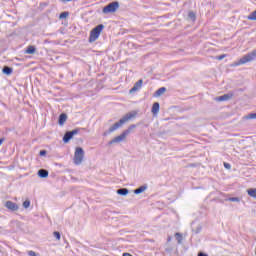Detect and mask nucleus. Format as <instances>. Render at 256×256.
Instances as JSON below:
<instances>
[{
  "mask_svg": "<svg viewBox=\"0 0 256 256\" xmlns=\"http://www.w3.org/2000/svg\"><path fill=\"white\" fill-rule=\"evenodd\" d=\"M144 191H147V184H144V185L140 186L139 188L135 189L134 194L141 195V193H143Z\"/></svg>",
  "mask_w": 256,
  "mask_h": 256,
  "instance_id": "obj_11",
  "label": "nucleus"
},
{
  "mask_svg": "<svg viewBox=\"0 0 256 256\" xmlns=\"http://www.w3.org/2000/svg\"><path fill=\"white\" fill-rule=\"evenodd\" d=\"M4 207L12 212L19 211V205L11 200L6 201Z\"/></svg>",
  "mask_w": 256,
  "mask_h": 256,
  "instance_id": "obj_7",
  "label": "nucleus"
},
{
  "mask_svg": "<svg viewBox=\"0 0 256 256\" xmlns=\"http://www.w3.org/2000/svg\"><path fill=\"white\" fill-rule=\"evenodd\" d=\"M83 159H85V150L81 147H76L73 159L74 165H81V163H83Z\"/></svg>",
  "mask_w": 256,
  "mask_h": 256,
  "instance_id": "obj_3",
  "label": "nucleus"
},
{
  "mask_svg": "<svg viewBox=\"0 0 256 256\" xmlns=\"http://www.w3.org/2000/svg\"><path fill=\"white\" fill-rule=\"evenodd\" d=\"M23 207H24V209H29V207H31V201L25 200L23 202Z\"/></svg>",
  "mask_w": 256,
  "mask_h": 256,
  "instance_id": "obj_23",
  "label": "nucleus"
},
{
  "mask_svg": "<svg viewBox=\"0 0 256 256\" xmlns=\"http://www.w3.org/2000/svg\"><path fill=\"white\" fill-rule=\"evenodd\" d=\"M67 17H69V12L68 11L62 12L59 15V19H67Z\"/></svg>",
  "mask_w": 256,
  "mask_h": 256,
  "instance_id": "obj_22",
  "label": "nucleus"
},
{
  "mask_svg": "<svg viewBox=\"0 0 256 256\" xmlns=\"http://www.w3.org/2000/svg\"><path fill=\"white\" fill-rule=\"evenodd\" d=\"M131 129H135V125H130L129 130L131 131Z\"/></svg>",
  "mask_w": 256,
  "mask_h": 256,
  "instance_id": "obj_34",
  "label": "nucleus"
},
{
  "mask_svg": "<svg viewBox=\"0 0 256 256\" xmlns=\"http://www.w3.org/2000/svg\"><path fill=\"white\" fill-rule=\"evenodd\" d=\"M79 131H81V128H76L72 131H66L64 136H63V142L64 143H69V141H71L72 138L75 137V135L79 134Z\"/></svg>",
  "mask_w": 256,
  "mask_h": 256,
  "instance_id": "obj_6",
  "label": "nucleus"
},
{
  "mask_svg": "<svg viewBox=\"0 0 256 256\" xmlns=\"http://www.w3.org/2000/svg\"><path fill=\"white\" fill-rule=\"evenodd\" d=\"M37 174L40 179H47L49 177V171L47 169H40Z\"/></svg>",
  "mask_w": 256,
  "mask_h": 256,
  "instance_id": "obj_10",
  "label": "nucleus"
},
{
  "mask_svg": "<svg viewBox=\"0 0 256 256\" xmlns=\"http://www.w3.org/2000/svg\"><path fill=\"white\" fill-rule=\"evenodd\" d=\"M226 201H231L232 203H239V201H241V199L239 197H230V198L226 199Z\"/></svg>",
  "mask_w": 256,
  "mask_h": 256,
  "instance_id": "obj_21",
  "label": "nucleus"
},
{
  "mask_svg": "<svg viewBox=\"0 0 256 256\" xmlns=\"http://www.w3.org/2000/svg\"><path fill=\"white\" fill-rule=\"evenodd\" d=\"M249 197L256 199V188H250L247 190Z\"/></svg>",
  "mask_w": 256,
  "mask_h": 256,
  "instance_id": "obj_18",
  "label": "nucleus"
},
{
  "mask_svg": "<svg viewBox=\"0 0 256 256\" xmlns=\"http://www.w3.org/2000/svg\"><path fill=\"white\" fill-rule=\"evenodd\" d=\"M127 135H129V129H126L122 134L110 140L108 145H114V143H123V141L127 139Z\"/></svg>",
  "mask_w": 256,
  "mask_h": 256,
  "instance_id": "obj_5",
  "label": "nucleus"
},
{
  "mask_svg": "<svg viewBox=\"0 0 256 256\" xmlns=\"http://www.w3.org/2000/svg\"><path fill=\"white\" fill-rule=\"evenodd\" d=\"M176 237V241H178V244L181 245L183 243V236L181 235V233L177 232L175 234Z\"/></svg>",
  "mask_w": 256,
  "mask_h": 256,
  "instance_id": "obj_19",
  "label": "nucleus"
},
{
  "mask_svg": "<svg viewBox=\"0 0 256 256\" xmlns=\"http://www.w3.org/2000/svg\"><path fill=\"white\" fill-rule=\"evenodd\" d=\"M40 157H45L47 155V150H41L39 152Z\"/></svg>",
  "mask_w": 256,
  "mask_h": 256,
  "instance_id": "obj_27",
  "label": "nucleus"
},
{
  "mask_svg": "<svg viewBox=\"0 0 256 256\" xmlns=\"http://www.w3.org/2000/svg\"><path fill=\"white\" fill-rule=\"evenodd\" d=\"M188 17H189V19H191V21H195V12H193V11H190L189 13H188Z\"/></svg>",
  "mask_w": 256,
  "mask_h": 256,
  "instance_id": "obj_24",
  "label": "nucleus"
},
{
  "mask_svg": "<svg viewBox=\"0 0 256 256\" xmlns=\"http://www.w3.org/2000/svg\"><path fill=\"white\" fill-rule=\"evenodd\" d=\"M143 87V79L138 80L134 86L129 90L130 94L137 93V91H141Z\"/></svg>",
  "mask_w": 256,
  "mask_h": 256,
  "instance_id": "obj_8",
  "label": "nucleus"
},
{
  "mask_svg": "<svg viewBox=\"0 0 256 256\" xmlns=\"http://www.w3.org/2000/svg\"><path fill=\"white\" fill-rule=\"evenodd\" d=\"M225 169H231V164L224 162Z\"/></svg>",
  "mask_w": 256,
  "mask_h": 256,
  "instance_id": "obj_29",
  "label": "nucleus"
},
{
  "mask_svg": "<svg viewBox=\"0 0 256 256\" xmlns=\"http://www.w3.org/2000/svg\"><path fill=\"white\" fill-rule=\"evenodd\" d=\"M53 235H54V237H55L58 241L61 240V233L55 231V232L53 233Z\"/></svg>",
  "mask_w": 256,
  "mask_h": 256,
  "instance_id": "obj_25",
  "label": "nucleus"
},
{
  "mask_svg": "<svg viewBox=\"0 0 256 256\" xmlns=\"http://www.w3.org/2000/svg\"><path fill=\"white\" fill-rule=\"evenodd\" d=\"M28 255L29 256H37V253H35V251H33V250H30V251H28Z\"/></svg>",
  "mask_w": 256,
  "mask_h": 256,
  "instance_id": "obj_28",
  "label": "nucleus"
},
{
  "mask_svg": "<svg viewBox=\"0 0 256 256\" xmlns=\"http://www.w3.org/2000/svg\"><path fill=\"white\" fill-rule=\"evenodd\" d=\"M4 142H5V138H1L0 139V145H3Z\"/></svg>",
  "mask_w": 256,
  "mask_h": 256,
  "instance_id": "obj_33",
  "label": "nucleus"
},
{
  "mask_svg": "<svg viewBox=\"0 0 256 256\" xmlns=\"http://www.w3.org/2000/svg\"><path fill=\"white\" fill-rule=\"evenodd\" d=\"M36 51H37V48H35V46L33 45L28 46L26 49L27 55H33L35 54Z\"/></svg>",
  "mask_w": 256,
  "mask_h": 256,
  "instance_id": "obj_14",
  "label": "nucleus"
},
{
  "mask_svg": "<svg viewBox=\"0 0 256 256\" xmlns=\"http://www.w3.org/2000/svg\"><path fill=\"white\" fill-rule=\"evenodd\" d=\"M118 9L119 3L117 1H113L103 8L102 13H104V15H107L109 13H115V11H117Z\"/></svg>",
  "mask_w": 256,
  "mask_h": 256,
  "instance_id": "obj_4",
  "label": "nucleus"
},
{
  "mask_svg": "<svg viewBox=\"0 0 256 256\" xmlns=\"http://www.w3.org/2000/svg\"><path fill=\"white\" fill-rule=\"evenodd\" d=\"M165 91H167V88H165V87L159 88L158 90L155 91L154 97H161V95H163V93H165Z\"/></svg>",
  "mask_w": 256,
  "mask_h": 256,
  "instance_id": "obj_13",
  "label": "nucleus"
},
{
  "mask_svg": "<svg viewBox=\"0 0 256 256\" xmlns=\"http://www.w3.org/2000/svg\"><path fill=\"white\" fill-rule=\"evenodd\" d=\"M198 256H209V255H207V254H205V253H203V252H199V253H198Z\"/></svg>",
  "mask_w": 256,
  "mask_h": 256,
  "instance_id": "obj_32",
  "label": "nucleus"
},
{
  "mask_svg": "<svg viewBox=\"0 0 256 256\" xmlns=\"http://www.w3.org/2000/svg\"><path fill=\"white\" fill-rule=\"evenodd\" d=\"M225 57V55H220L217 57L218 61H223V58Z\"/></svg>",
  "mask_w": 256,
  "mask_h": 256,
  "instance_id": "obj_31",
  "label": "nucleus"
},
{
  "mask_svg": "<svg viewBox=\"0 0 256 256\" xmlns=\"http://www.w3.org/2000/svg\"><path fill=\"white\" fill-rule=\"evenodd\" d=\"M105 29V26L103 24H99L96 27H94L89 36V43H95L99 39V35H101V31Z\"/></svg>",
  "mask_w": 256,
  "mask_h": 256,
  "instance_id": "obj_2",
  "label": "nucleus"
},
{
  "mask_svg": "<svg viewBox=\"0 0 256 256\" xmlns=\"http://www.w3.org/2000/svg\"><path fill=\"white\" fill-rule=\"evenodd\" d=\"M229 99H233V93L231 92L217 97L215 101L223 102V101H229Z\"/></svg>",
  "mask_w": 256,
  "mask_h": 256,
  "instance_id": "obj_9",
  "label": "nucleus"
},
{
  "mask_svg": "<svg viewBox=\"0 0 256 256\" xmlns=\"http://www.w3.org/2000/svg\"><path fill=\"white\" fill-rule=\"evenodd\" d=\"M129 122V113H126L123 118H121L118 122L114 123L106 132H104V137L107 135H111V133L117 131V129H121L125 123Z\"/></svg>",
  "mask_w": 256,
  "mask_h": 256,
  "instance_id": "obj_1",
  "label": "nucleus"
},
{
  "mask_svg": "<svg viewBox=\"0 0 256 256\" xmlns=\"http://www.w3.org/2000/svg\"><path fill=\"white\" fill-rule=\"evenodd\" d=\"M2 72L4 73V75H11V73H13V68L9 66H4Z\"/></svg>",
  "mask_w": 256,
  "mask_h": 256,
  "instance_id": "obj_16",
  "label": "nucleus"
},
{
  "mask_svg": "<svg viewBox=\"0 0 256 256\" xmlns=\"http://www.w3.org/2000/svg\"><path fill=\"white\" fill-rule=\"evenodd\" d=\"M159 108H160V105H159V102H155L152 106V109H151V112L154 114V115H157V113H159Z\"/></svg>",
  "mask_w": 256,
  "mask_h": 256,
  "instance_id": "obj_15",
  "label": "nucleus"
},
{
  "mask_svg": "<svg viewBox=\"0 0 256 256\" xmlns=\"http://www.w3.org/2000/svg\"><path fill=\"white\" fill-rule=\"evenodd\" d=\"M65 121H67V114L65 113L60 114L58 118L59 125H65Z\"/></svg>",
  "mask_w": 256,
  "mask_h": 256,
  "instance_id": "obj_12",
  "label": "nucleus"
},
{
  "mask_svg": "<svg viewBox=\"0 0 256 256\" xmlns=\"http://www.w3.org/2000/svg\"><path fill=\"white\" fill-rule=\"evenodd\" d=\"M249 21H256V10L249 14L247 17Z\"/></svg>",
  "mask_w": 256,
  "mask_h": 256,
  "instance_id": "obj_20",
  "label": "nucleus"
},
{
  "mask_svg": "<svg viewBox=\"0 0 256 256\" xmlns=\"http://www.w3.org/2000/svg\"><path fill=\"white\" fill-rule=\"evenodd\" d=\"M135 115H137V113L130 112L129 113V119H133V117H135Z\"/></svg>",
  "mask_w": 256,
  "mask_h": 256,
  "instance_id": "obj_30",
  "label": "nucleus"
},
{
  "mask_svg": "<svg viewBox=\"0 0 256 256\" xmlns=\"http://www.w3.org/2000/svg\"><path fill=\"white\" fill-rule=\"evenodd\" d=\"M123 256H129V252L123 253Z\"/></svg>",
  "mask_w": 256,
  "mask_h": 256,
  "instance_id": "obj_35",
  "label": "nucleus"
},
{
  "mask_svg": "<svg viewBox=\"0 0 256 256\" xmlns=\"http://www.w3.org/2000/svg\"><path fill=\"white\" fill-rule=\"evenodd\" d=\"M117 194L122 195V196L129 195V189L120 188V189L117 190Z\"/></svg>",
  "mask_w": 256,
  "mask_h": 256,
  "instance_id": "obj_17",
  "label": "nucleus"
},
{
  "mask_svg": "<svg viewBox=\"0 0 256 256\" xmlns=\"http://www.w3.org/2000/svg\"><path fill=\"white\" fill-rule=\"evenodd\" d=\"M247 119H256V113L248 114Z\"/></svg>",
  "mask_w": 256,
  "mask_h": 256,
  "instance_id": "obj_26",
  "label": "nucleus"
}]
</instances>
